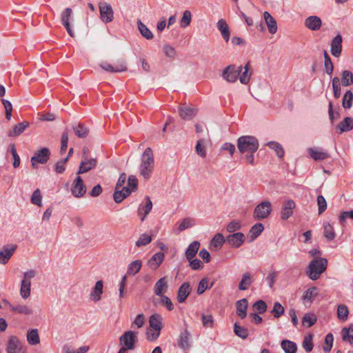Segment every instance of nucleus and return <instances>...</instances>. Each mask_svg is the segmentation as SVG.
<instances>
[{
    "instance_id": "nucleus-56",
    "label": "nucleus",
    "mask_w": 353,
    "mask_h": 353,
    "mask_svg": "<svg viewBox=\"0 0 353 353\" xmlns=\"http://www.w3.org/2000/svg\"><path fill=\"white\" fill-rule=\"evenodd\" d=\"M317 295V288L316 287H312L305 291L303 296V301H312V299Z\"/></svg>"
},
{
    "instance_id": "nucleus-22",
    "label": "nucleus",
    "mask_w": 353,
    "mask_h": 353,
    "mask_svg": "<svg viewBox=\"0 0 353 353\" xmlns=\"http://www.w3.org/2000/svg\"><path fill=\"white\" fill-rule=\"evenodd\" d=\"M4 302H6L9 305V307L10 308L11 311L14 312L17 314L30 315L33 312V310L26 305L19 304L14 305L6 300H4Z\"/></svg>"
},
{
    "instance_id": "nucleus-63",
    "label": "nucleus",
    "mask_w": 353,
    "mask_h": 353,
    "mask_svg": "<svg viewBox=\"0 0 353 353\" xmlns=\"http://www.w3.org/2000/svg\"><path fill=\"white\" fill-rule=\"evenodd\" d=\"M41 194L39 189H37L34 191L32 197H31V202L34 205H37L38 206H41Z\"/></svg>"
},
{
    "instance_id": "nucleus-47",
    "label": "nucleus",
    "mask_w": 353,
    "mask_h": 353,
    "mask_svg": "<svg viewBox=\"0 0 353 353\" xmlns=\"http://www.w3.org/2000/svg\"><path fill=\"white\" fill-rule=\"evenodd\" d=\"M353 103V93L351 90H347L343 97L342 105L345 109H349L352 107Z\"/></svg>"
},
{
    "instance_id": "nucleus-36",
    "label": "nucleus",
    "mask_w": 353,
    "mask_h": 353,
    "mask_svg": "<svg viewBox=\"0 0 353 353\" xmlns=\"http://www.w3.org/2000/svg\"><path fill=\"white\" fill-rule=\"evenodd\" d=\"M281 347L285 353H296L297 351L296 343L290 340H283L281 343Z\"/></svg>"
},
{
    "instance_id": "nucleus-11",
    "label": "nucleus",
    "mask_w": 353,
    "mask_h": 353,
    "mask_svg": "<svg viewBox=\"0 0 353 353\" xmlns=\"http://www.w3.org/2000/svg\"><path fill=\"white\" fill-rule=\"evenodd\" d=\"M17 248V245H4L0 250V264H6Z\"/></svg>"
},
{
    "instance_id": "nucleus-23",
    "label": "nucleus",
    "mask_w": 353,
    "mask_h": 353,
    "mask_svg": "<svg viewBox=\"0 0 353 353\" xmlns=\"http://www.w3.org/2000/svg\"><path fill=\"white\" fill-rule=\"evenodd\" d=\"M248 307V301L245 298H243L236 302V314L241 319H244L246 317Z\"/></svg>"
},
{
    "instance_id": "nucleus-50",
    "label": "nucleus",
    "mask_w": 353,
    "mask_h": 353,
    "mask_svg": "<svg viewBox=\"0 0 353 353\" xmlns=\"http://www.w3.org/2000/svg\"><path fill=\"white\" fill-rule=\"evenodd\" d=\"M349 311L345 305H339L337 309V316L339 320L345 321L347 319Z\"/></svg>"
},
{
    "instance_id": "nucleus-20",
    "label": "nucleus",
    "mask_w": 353,
    "mask_h": 353,
    "mask_svg": "<svg viewBox=\"0 0 353 353\" xmlns=\"http://www.w3.org/2000/svg\"><path fill=\"white\" fill-rule=\"evenodd\" d=\"M191 336L190 332L188 330H185L180 334L178 345L179 347L183 350H187L190 349L191 344L190 341V339Z\"/></svg>"
},
{
    "instance_id": "nucleus-49",
    "label": "nucleus",
    "mask_w": 353,
    "mask_h": 353,
    "mask_svg": "<svg viewBox=\"0 0 353 353\" xmlns=\"http://www.w3.org/2000/svg\"><path fill=\"white\" fill-rule=\"evenodd\" d=\"M234 331L239 337L245 339L248 336V330L243 326H240L237 323H234Z\"/></svg>"
},
{
    "instance_id": "nucleus-39",
    "label": "nucleus",
    "mask_w": 353,
    "mask_h": 353,
    "mask_svg": "<svg viewBox=\"0 0 353 353\" xmlns=\"http://www.w3.org/2000/svg\"><path fill=\"white\" fill-rule=\"evenodd\" d=\"M341 335L343 341L353 344V324H351L349 327H343L341 330Z\"/></svg>"
},
{
    "instance_id": "nucleus-6",
    "label": "nucleus",
    "mask_w": 353,
    "mask_h": 353,
    "mask_svg": "<svg viewBox=\"0 0 353 353\" xmlns=\"http://www.w3.org/2000/svg\"><path fill=\"white\" fill-rule=\"evenodd\" d=\"M50 156V150L47 148H43L34 152V155L31 158V165L33 168H37V163L44 164L48 162Z\"/></svg>"
},
{
    "instance_id": "nucleus-42",
    "label": "nucleus",
    "mask_w": 353,
    "mask_h": 353,
    "mask_svg": "<svg viewBox=\"0 0 353 353\" xmlns=\"http://www.w3.org/2000/svg\"><path fill=\"white\" fill-rule=\"evenodd\" d=\"M31 281H21L20 288V294L23 299H28L30 296Z\"/></svg>"
},
{
    "instance_id": "nucleus-12",
    "label": "nucleus",
    "mask_w": 353,
    "mask_h": 353,
    "mask_svg": "<svg viewBox=\"0 0 353 353\" xmlns=\"http://www.w3.org/2000/svg\"><path fill=\"white\" fill-rule=\"evenodd\" d=\"M296 208L295 202L292 199L285 201L283 205L281 211V219L282 220L288 219L293 214V210Z\"/></svg>"
},
{
    "instance_id": "nucleus-25",
    "label": "nucleus",
    "mask_w": 353,
    "mask_h": 353,
    "mask_svg": "<svg viewBox=\"0 0 353 353\" xmlns=\"http://www.w3.org/2000/svg\"><path fill=\"white\" fill-rule=\"evenodd\" d=\"M103 283L102 281H98L90 292V298L94 302H98L101 299L103 294Z\"/></svg>"
},
{
    "instance_id": "nucleus-44",
    "label": "nucleus",
    "mask_w": 353,
    "mask_h": 353,
    "mask_svg": "<svg viewBox=\"0 0 353 353\" xmlns=\"http://www.w3.org/2000/svg\"><path fill=\"white\" fill-rule=\"evenodd\" d=\"M225 242L226 238L225 239L221 233H217L211 240L210 244L216 249H221Z\"/></svg>"
},
{
    "instance_id": "nucleus-13",
    "label": "nucleus",
    "mask_w": 353,
    "mask_h": 353,
    "mask_svg": "<svg viewBox=\"0 0 353 353\" xmlns=\"http://www.w3.org/2000/svg\"><path fill=\"white\" fill-rule=\"evenodd\" d=\"M245 235L242 232H236L226 237V243L233 248H239L245 241Z\"/></svg>"
},
{
    "instance_id": "nucleus-31",
    "label": "nucleus",
    "mask_w": 353,
    "mask_h": 353,
    "mask_svg": "<svg viewBox=\"0 0 353 353\" xmlns=\"http://www.w3.org/2000/svg\"><path fill=\"white\" fill-rule=\"evenodd\" d=\"M145 200L146 203L145 204V205L142 206L141 205H140L138 209L139 215H143L141 218V221H143L145 220V218L150 213L152 208V202L148 196H145Z\"/></svg>"
},
{
    "instance_id": "nucleus-8",
    "label": "nucleus",
    "mask_w": 353,
    "mask_h": 353,
    "mask_svg": "<svg viewBox=\"0 0 353 353\" xmlns=\"http://www.w3.org/2000/svg\"><path fill=\"white\" fill-rule=\"evenodd\" d=\"M100 18L105 23L112 21L114 19V11L108 3H100L99 5Z\"/></svg>"
},
{
    "instance_id": "nucleus-51",
    "label": "nucleus",
    "mask_w": 353,
    "mask_h": 353,
    "mask_svg": "<svg viewBox=\"0 0 353 353\" xmlns=\"http://www.w3.org/2000/svg\"><path fill=\"white\" fill-rule=\"evenodd\" d=\"M284 307L279 302H275L274 303L273 309L271 310V313L273 314L274 317L279 319L284 314Z\"/></svg>"
},
{
    "instance_id": "nucleus-53",
    "label": "nucleus",
    "mask_w": 353,
    "mask_h": 353,
    "mask_svg": "<svg viewBox=\"0 0 353 353\" xmlns=\"http://www.w3.org/2000/svg\"><path fill=\"white\" fill-rule=\"evenodd\" d=\"M302 346L307 353H309L312 350V349L314 347V345H313V342H312V334H309L304 337V339H303V341L302 343Z\"/></svg>"
},
{
    "instance_id": "nucleus-7",
    "label": "nucleus",
    "mask_w": 353,
    "mask_h": 353,
    "mask_svg": "<svg viewBox=\"0 0 353 353\" xmlns=\"http://www.w3.org/2000/svg\"><path fill=\"white\" fill-rule=\"evenodd\" d=\"M119 341L123 348L133 350L137 341L136 332L131 330L127 331L120 336Z\"/></svg>"
},
{
    "instance_id": "nucleus-1",
    "label": "nucleus",
    "mask_w": 353,
    "mask_h": 353,
    "mask_svg": "<svg viewBox=\"0 0 353 353\" xmlns=\"http://www.w3.org/2000/svg\"><path fill=\"white\" fill-rule=\"evenodd\" d=\"M154 168V159L151 148H147L141 157V163L139 166V172L144 179L150 177Z\"/></svg>"
},
{
    "instance_id": "nucleus-3",
    "label": "nucleus",
    "mask_w": 353,
    "mask_h": 353,
    "mask_svg": "<svg viewBox=\"0 0 353 353\" xmlns=\"http://www.w3.org/2000/svg\"><path fill=\"white\" fill-rule=\"evenodd\" d=\"M327 265V260L325 258L312 260L308 265L307 275L311 280H317L320 275L325 271Z\"/></svg>"
},
{
    "instance_id": "nucleus-40",
    "label": "nucleus",
    "mask_w": 353,
    "mask_h": 353,
    "mask_svg": "<svg viewBox=\"0 0 353 353\" xmlns=\"http://www.w3.org/2000/svg\"><path fill=\"white\" fill-rule=\"evenodd\" d=\"M264 229L263 225L261 223H256L254 225L249 232V236L250 237V241L256 239Z\"/></svg>"
},
{
    "instance_id": "nucleus-26",
    "label": "nucleus",
    "mask_w": 353,
    "mask_h": 353,
    "mask_svg": "<svg viewBox=\"0 0 353 353\" xmlns=\"http://www.w3.org/2000/svg\"><path fill=\"white\" fill-rule=\"evenodd\" d=\"M163 318L159 314H153L150 316L149 323L150 326L157 332H161L163 327Z\"/></svg>"
},
{
    "instance_id": "nucleus-14",
    "label": "nucleus",
    "mask_w": 353,
    "mask_h": 353,
    "mask_svg": "<svg viewBox=\"0 0 353 353\" xmlns=\"http://www.w3.org/2000/svg\"><path fill=\"white\" fill-rule=\"evenodd\" d=\"M342 36L338 34L331 41L330 43V52L331 54L335 57H339L342 52Z\"/></svg>"
},
{
    "instance_id": "nucleus-34",
    "label": "nucleus",
    "mask_w": 353,
    "mask_h": 353,
    "mask_svg": "<svg viewBox=\"0 0 353 353\" xmlns=\"http://www.w3.org/2000/svg\"><path fill=\"white\" fill-rule=\"evenodd\" d=\"M217 28L220 31L225 42H228L230 34L228 25L227 24L225 20L223 19H219L217 22Z\"/></svg>"
},
{
    "instance_id": "nucleus-43",
    "label": "nucleus",
    "mask_w": 353,
    "mask_h": 353,
    "mask_svg": "<svg viewBox=\"0 0 353 353\" xmlns=\"http://www.w3.org/2000/svg\"><path fill=\"white\" fill-rule=\"evenodd\" d=\"M138 29L141 34L146 39H152L154 37L152 32L147 28V26L141 22V20L137 21Z\"/></svg>"
},
{
    "instance_id": "nucleus-2",
    "label": "nucleus",
    "mask_w": 353,
    "mask_h": 353,
    "mask_svg": "<svg viewBox=\"0 0 353 353\" xmlns=\"http://www.w3.org/2000/svg\"><path fill=\"white\" fill-rule=\"evenodd\" d=\"M237 148L241 154L256 152L259 147L258 139L254 136H241L237 139Z\"/></svg>"
},
{
    "instance_id": "nucleus-37",
    "label": "nucleus",
    "mask_w": 353,
    "mask_h": 353,
    "mask_svg": "<svg viewBox=\"0 0 353 353\" xmlns=\"http://www.w3.org/2000/svg\"><path fill=\"white\" fill-rule=\"evenodd\" d=\"M323 234L327 241H332L336 236L334 228L329 222L323 223Z\"/></svg>"
},
{
    "instance_id": "nucleus-4",
    "label": "nucleus",
    "mask_w": 353,
    "mask_h": 353,
    "mask_svg": "<svg viewBox=\"0 0 353 353\" xmlns=\"http://www.w3.org/2000/svg\"><path fill=\"white\" fill-rule=\"evenodd\" d=\"M271 212V203L268 201H263L255 207L253 216L256 220H262L268 218Z\"/></svg>"
},
{
    "instance_id": "nucleus-38",
    "label": "nucleus",
    "mask_w": 353,
    "mask_h": 353,
    "mask_svg": "<svg viewBox=\"0 0 353 353\" xmlns=\"http://www.w3.org/2000/svg\"><path fill=\"white\" fill-rule=\"evenodd\" d=\"M142 261L140 259H137L131 262L128 265L127 274L132 276L137 274L140 271Z\"/></svg>"
},
{
    "instance_id": "nucleus-32",
    "label": "nucleus",
    "mask_w": 353,
    "mask_h": 353,
    "mask_svg": "<svg viewBox=\"0 0 353 353\" xmlns=\"http://www.w3.org/2000/svg\"><path fill=\"white\" fill-rule=\"evenodd\" d=\"M200 248V243L198 241H192L188 247L185 255L187 260H190L194 258Z\"/></svg>"
},
{
    "instance_id": "nucleus-62",
    "label": "nucleus",
    "mask_w": 353,
    "mask_h": 353,
    "mask_svg": "<svg viewBox=\"0 0 353 353\" xmlns=\"http://www.w3.org/2000/svg\"><path fill=\"white\" fill-rule=\"evenodd\" d=\"M192 19V14L190 10H185L181 19V26L185 28L190 25Z\"/></svg>"
},
{
    "instance_id": "nucleus-57",
    "label": "nucleus",
    "mask_w": 353,
    "mask_h": 353,
    "mask_svg": "<svg viewBox=\"0 0 353 353\" xmlns=\"http://www.w3.org/2000/svg\"><path fill=\"white\" fill-rule=\"evenodd\" d=\"M250 70V63L248 62L244 67V72L239 75L240 82L243 84H248L250 79V74H248Z\"/></svg>"
},
{
    "instance_id": "nucleus-64",
    "label": "nucleus",
    "mask_w": 353,
    "mask_h": 353,
    "mask_svg": "<svg viewBox=\"0 0 353 353\" xmlns=\"http://www.w3.org/2000/svg\"><path fill=\"white\" fill-rule=\"evenodd\" d=\"M353 220V210L350 211H343L341 213L339 217V223L341 225H344L347 219Z\"/></svg>"
},
{
    "instance_id": "nucleus-59",
    "label": "nucleus",
    "mask_w": 353,
    "mask_h": 353,
    "mask_svg": "<svg viewBox=\"0 0 353 353\" xmlns=\"http://www.w3.org/2000/svg\"><path fill=\"white\" fill-rule=\"evenodd\" d=\"M334 341V336L332 333H329L326 335L325 338V345H323V349L325 353H328L330 352Z\"/></svg>"
},
{
    "instance_id": "nucleus-58",
    "label": "nucleus",
    "mask_w": 353,
    "mask_h": 353,
    "mask_svg": "<svg viewBox=\"0 0 353 353\" xmlns=\"http://www.w3.org/2000/svg\"><path fill=\"white\" fill-rule=\"evenodd\" d=\"M68 130L65 129L61 135V148H60V154L63 155L68 148Z\"/></svg>"
},
{
    "instance_id": "nucleus-45",
    "label": "nucleus",
    "mask_w": 353,
    "mask_h": 353,
    "mask_svg": "<svg viewBox=\"0 0 353 353\" xmlns=\"http://www.w3.org/2000/svg\"><path fill=\"white\" fill-rule=\"evenodd\" d=\"M317 321V317L313 313H307L304 315L302 319V323L303 326L307 327H312Z\"/></svg>"
},
{
    "instance_id": "nucleus-15",
    "label": "nucleus",
    "mask_w": 353,
    "mask_h": 353,
    "mask_svg": "<svg viewBox=\"0 0 353 353\" xmlns=\"http://www.w3.org/2000/svg\"><path fill=\"white\" fill-rule=\"evenodd\" d=\"M168 289V279L167 276L159 279L154 286V293L159 296H163Z\"/></svg>"
},
{
    "instance_id": "nucleus-28",
    "label": "nucleus",
    "mask_w": 353,
    "mask_h": 353,
    "mask_svg": "<svg viewBox=\"0 0 353 353\" xmlns=\"http://www.w3.org/2000/svg\"><path fill=\"white\" fill-rule=\"evenodd\" d=\"M253 276L250 272H245L242 275L241 281L239 283L238 288L239 290H247L253 282Z\"/></svg>"
},
{
    "instance_id": "nucleus-60",
    "label": "nucleus",
    "mask_w": 353,
    "mask_h": 353,
    "mask_svg": "<svg viewBox=\"0 0 353 353\" xmlns=\"http://www.w3.org/2000/svg\"><path fill=\"white\" fill-rule=\"evenodd\" d=\"M151 241V236L147 234H142L139 239L136 241L135 245L137 247H141L149 244Z\"/></svg>"
},
{
    "instance_id": "nucleus-46",
    "label": "nucleus",
    "mask_w": 353,
    "mask_h": 353,
    "mask_svg": "<svg viewBox=\"0 0 353 353\" xmlns=\"http://www.w3.org/2000/svg\"><path fill=\"white\" fill-rule=\"evenodd\" d=\"M342 85L350 86L353 85V73L349 70H343L341 73Z\"/></svg>"
},
{
    "instance_id": "nucleus-9",
    "label": "nucleus",
    "mask_w": 353,
    "mask_h": 353,
    "mask_svg": "<svg viewBox=\"0 0 353 353\" xmlns=\"http://www.w3.org/2000/svg\"><path fill=\"white\" fill-rule=\"evenodd\" d=\"M71 192L74 197L80 198L85 195L86 192V187L83 183L82 178L78 176L73 181Z\"/></svg>"
},
{
    "instance_id": "nucleus-21",
    "label": "nucleus",
    "mask_w": 353,
    "mask_h": 353,
    "mask_svg": "<svg viewBox=\"0 0 353 353\" xmlns=\"http://www.w3.org/2000/svg\"><path fill=\"white\" fill-rule=\"evenodd\" d=\"M353 129V118L345 117L336 126V130L339 134L349 132Z\"/></svg>"
},
{
    "instance_id": "nucleus-35",
    "label": "nucleus",
    "mask_w": 353,
    "mask_h": 353,
    "mask_svg": "<svg viewBox=\"0 0 353 353\" xmlns=\"http://www.w3.org/2000/svg\"><path fill=\"white\" fill-rule=\"evenodd\" d=\"M72 129L75 135L81 139L87 137L90 132L89 128L83 123H79L77 125H74Z\"/></svg>"
},
{
    "instance_id": "nucleus-10",
    "label": "nucleus",
    "mask_w": 353,
    "mask_h": 353,
    "mask_svg": "<svg viewBox=\"0 0 353 353\" xmlns=\"http://www.w3.org/2000/svg\"><path fill=\"white\" fill-rule=\"evenodd\" d=\"M99 66L105 71L109 72H121L127 71V65L126 63L124 60H120L118 61V65L117 66H113L112 65L108 63L106 61H103L99 64Z\"/></svg>"
},
{
    "instance_id": "nucleus-17",
    "label": "nucleus",
    "mask_w": 353,
    "mask_h": 353,
    "mask_svg": "<svg viewBox=\"0 0 353 353\" xmlns=\"http://www.w3.org/2000/svg\"><path fill=\"white\" fill-rule=\"evenodd\" d=\"M192 291V288L190 286V283L184 282L179 287L177 292V301L179 303H182L185 301L188 296L190 295Z\"/></svg>"
},
{
    "instance_id": "nucleus-55",
    "label": "nucleus",
    "mask_w": 353,
    "mask_h": 353,
    "mask_svg": "<svg viewBox=\"0 0 353 353\" xmlns=\"http://www.w3.org/2000/svg\"><path fill=\"white\" fill-rule=\"evenodd\" d=\"M332 88L334 96L336 99H338L341 96V83L339 77H335L332 79Z\"/></svg>"
},
{
    "instance_id": "nucleus-61",
    "label": "nucleus",
    "mask_w": 353,
    "mask_h": 353,
    "mask_svg": "<svg viewBox=\"0 0 353 353\" xmlns=\"http://www.w3.org/2000/svg\"><path fill=\"white\" fill-rule=\"evenodd\" d=\"M253 308L258 311L259 314H263L267 311V303L263 300L256 301L253 305Z\"/></svg>"
},
{
    "instance_id": "nucleus-30",
    "label": "nucleus",
    "mask_w": 353,
    "mask_h": 353,
    "mask_svg": "<svg viewBox=\"0 0 353 353\" xmlns=\"http://www.w3.org/2000/svg\"><path fill=\"white\" fill-rule=\"evenodd\" d=\"M263 17L269 32L271 34H275L277 31V23L276 20L267 11L264 12Z\"/></svg>"
},
{
    "instance_id": "nucleus-52",
    "label": "nucleus",
    "mask_w": 353,
    "mask_h": 353,
    "mask_svg": "<svg viewBox=\"0 0 353 353\" xmlns=\"http://www.w3.org/2000/svg\"><path fill=\"white\" fill-rule=\"evenodd\" d=\"M202 324L206 328H212L214 325V320L212 314H202Z\"/></svg>"
},
{
    "instance_id": "nucleus-54",
    "label": "nucleus",
    "mask_w": 353,
    "mask_h": 353,
    "mask_svg": "<svg viewBox=\"0 0 353 353\" xmlns=\"http://www.w3.org/2000/svg\"><path fill=\"white\" fill-rule=\"evenodd\" d=\"M319 214H323L327 209V201L323 195H319L316 198Z\"/></svg>"
},
{
    "instance_id": "nucleus-5",
    "label": "nucleus",
    "mask_w": 353,
    "mask_h": 353,
    "mask_svg": "<svg viewBox=\"0 0 353 353\" xmlns=\"http://www.w3.org/2000/svg\"><path fill=\"white\" fill-rule=\"evenodd\" d=\"M242 71V66L231 64L227 66L222 72V77L230 83L235 82Z\"/></svg>"
},
{
    "instance_id": "nucleus-29",
    "label": "nucleus",
    "mask_w": 353,
    "mask_h": 353,
    "mask_svg": "<svg viewBox=\"0 0 353 353\" xmlns=\"http://www.w3.org/2000/svg\"><path fill=\"white\" fill-rule=\"evenodd\" d=\"M29 125L30 123L26 121L19 123L9 132L8 136L12 137H18L21 135Z\"/></svg>"
},
{
    "instance_id": "nucleus-41",
    "label": "nucleus",
    "mask_w": 353,
    "mask_h": 353,
    "mask_svg": "<svg viewBox=\"0 0 353 353\" xmlns=\"http://www.w3.org/2000/svg\"><path fill=\"white\" fill-rule=\"evenodd\" d=\"M27 340L29 344L32 345H37L40 343L39 332L37 329H32L28 332Z\"/></svg>"
},
{
    "instance_id": "nucleus-16",
    "label": "nucleus",
    "mask_w": 353,
    "mask_h": 353,
    "mask_svg": "<svg viewBox=\"0 0 353 353\" xmlns=\"http://www.w3.org/2000/svg\"><path fill=\"white\" fill-rule=\"evenodd\" d=\"M97 160L95 158L88 159L85 158L81 162L77 174H83L97 167Z\"/></svg>"
},
{
    "instance_id": "nucleus-48",
    "label": "nucleus",
    "mask_w": 353,
    "mask_h": 353,
    "mask_svg": "<svg viewBox=\"0 0 353 353\" xmlns=\"http://www.w3.org/2000/svg\"><path fill=\"white\" fill-rule=\"evenodd\" d=\"M268 147L272 150H274L278 157L282 158L284 156V150L282 147V145L276 141H270L267 143Z\"/></svg>"
},
{
    "instance_id": "nucleus-24",
    "label": "nucleus",
    "mask_w": 353,
    "mask_h": 353,
    "mask_svg": "<svg viewBox=\"0 0 353 353\" xmlns=\"http://www.w3.org/2000/svg\"><path fill=\"white\" fill-rule=\"evenodd\" d=\"M322 24L321 19L317 16H310L305 19V26L310 30H318Z\"/></svg>"
},
{
    "instance_id": "nucleus-27",
    "label": "nucleus",
    "mask_w": 353,
    "mask_h": 353,
    "mask_svg": "<svg viewBox=\"0 0 353 353\" xmlns=\"http://www.w3.org/2000/svg\"><path fill=\"white\" fill-rule=\"evenodd\" d=\"M164 256L163 252H157L150 259L147 264L151 270H155L163 261Z\"/></svg>"
},
{
    "instance_id": "nucleus-19",
    "label": "nucleus",
    "mask_w": 353,
    "mask_h": 353,
    "mask_svg": "<svg viewBox=\"0 0 353 353\" xmlns=\"http://www.w3.org/2000/svg\"><path fill=\"white\" fill-rule=\"evenodd\" d=\"M198 109L190 106H181L179 108L180 117L183 120H191L197 114Z\"/></svg>"
},
{
    "instance_id": "nucleus-18",
    "label": "nucleus",
    "mask_w": 353,
    "mask_h": 353,
    "mask_svg": "<svg viewBox=\"0 0 353 353\" xmlns=\"http://www.w3.org/2000/svg\"><path fill=\"white\" fill-rule=\"evenodd\" d=\"M21 348L22 345L20 340L16 336H11L7 344V353H19Z\"/></svg>"
},
{
    "instance_id": "nucleus-33",
    "label": "nucleus",
    "mask_w": 353,
    "mask_h": 353,
    "mask_svg": "<svg viewBox=\"0 0 353 353\" xmlns=\"http://www.w3.org/2000/svg\"><path fill=\"white\" fill-rule=\"evenodd\" d=\"M308 152L314 161H322L330 157V154L327 152L317 148H309Z\"/></svg>"
}]
</instances>
